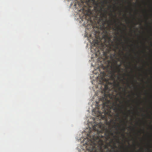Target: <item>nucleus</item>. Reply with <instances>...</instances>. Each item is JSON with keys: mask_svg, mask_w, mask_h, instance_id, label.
Returning <instances> with one entry per match:
<instances>
[{"mask_svg": "<svg viewBox=\"0 0 152 152\" xmlns=\"http://www.w3.org/2000/svg\"><path fill=\"white\" fill-rule=\"evenodd\" d=\"M114 23L115 24V28L113 29L117 31H118L119 30H121V28L118 25V24L116 23V20L115 19H114Z\"/></svg>", "mask_w": 152, "mask_h": 152, "instance_id": "2", "label": "nucleus"}, {"mask_svg": "<svg viewBox=\"0 0 152 152\" xmlns=\"http://www.w3.org/2000/svg\"><path fill=\"white\" fill-rule=\"evenodd\" d=\"M123 114H124V115H126V116H127V114L126 113H123Z\"/></svg>", "mask_w": 152, "mask_h": 152, "instance_id": "8", "label": "nucleus"}, {"mask_svg": "<svg viewBox=\"0 0 152 152\" xmlns=\"http://www.w3.org/2000/svg\"><path fill=\"white\" fill-rule=\"evenodd\" d=\"M123 25H124V26H125V25H124V24H123Z\"/></svg>", "mask_w": 152, "mask_h": 152, "instance_id": "20", "label": "nucleus"}, {"mask_svg": "<svg viewBox=\"0 0 152 152\" xmlns=\"http://www.w3.org/2000/svg\"><path fill=\"white\" fill-rule=\"evenodd\" d=\"M118 23H119L121 25H122V24L120 22V21H119Z\"/></svg>", "mask_w": 152, "mask_h": 152, "instance_id": "9", "label": "nucleus"}, {"mask_svg": "<svg viewBox=\"0 0 152 152\" xmlns=\"http://www.w3.org/2000/svg\"><path fill=\"white\" fill-rule=\"evenodd\" d=\"M107 1H103L102 2V3L104 4L105 3H106Z\"/></svg>", "mask_w": 152, "mask_h": 152, "instance_id": "5", "label": "nucleus"}, {"mask_svg": "<svg viewBox=\"0 0 152 152\" xmlns=\"http://www.w3.org/2000/svg\"><path fill=\"white\" fill-rule=\"evenodd\" d=\"M122 54H123V52H122Z\"/></svg>", "mask_w": 152, "mask_h": 152, "instance_id": "18", "label": "nucleus"}, {"mask_svg": "<svg viewBox=\"0 0 152 152\" xmlns=\"http://www.w3.org/2000/svg\"><path fill=\"white\" fill-rule=\"evenodd\" d=\"M116 72V70L115 69H114L113 70H111L109 72V78H106L107 75L106 73L104 72H100L101 75V80L102 81H104L105 82L106 84H111V83H110L109 82V79L114 80L115 78V73Z\"/></svg>", "mask_w": 152, "mask_h": 152, "instance_id": "1", "label": "nucleus"}, {"mask_svg": "<svg viewBox=\"0 0 152 152\" xmlns=\"http://www.w3.org/2000/svg\"><path fill=\"white\" fill-rule=\"evenodd\" d=\"M117 39L118 40V38H117Z\"/></svg>", "mask_w": 152, "mask_h": 152, "instance_id": "19", "label": "nucleus"}, {"mask_svg": "<svg viewBox=\"0 0 152 152\" xmlns=\"http://www.w3.org/2000/svg\"><path fill=\"white\" fill-rule=\"evenodd\" d=\"M128 111H129V112H130V110H128Z\"/></svg>", "mask_w": 152, "mask_h": 152, "instance_id": "17", "label": "nucleus"}, {"mask_svg": "<svg viewBox=\"0 0 152 152\" xmlns=\"http://www.w3.org/2000/svg\"><path fill=\"white\" fill-rule=\"evenodd\" d=\"M125 128H124V129H122V130L123 131H125Z\"/></svg>", "mask_w": 152, "mask_h": 152, "instance_id": "10", "label": "nucleus"}, {"mask_svg": "<svg viewBox=\"0 0 152 152\" xmlns=\"http://www.w3.org/2000/svg\"><path fill=\"white\" fill-rule=\"evenodd\" d=\"M134 81L135 82H136V80H134Z\"/></svg>", "mask_w": 152, "mask_h": 152, "instance_id": "16", "label": "nucleus"}, {"mask_svg": "<svg viewBox=\"0 0 152 152\" xmlns=\"http://www.w3.org/2000/svg\"><path fill=\"white\" fill-rule=\"evenodd\" d=\"M116 86L117 87H118L119 88V90H120L122 88L121 87V86H120V85H119V83H118L117 84H116Z\"/></svg>", "mask_w": 152, "mask_h": 152, "instance_id": "4", "label": "nucleus"}, {"mask_svg": "<svg viewBox=\"0 0 152 152\" xmlns=\"http://www.w3.org/2000/svg\"><path fill=\"white\" fill-rule=\"evenodd\" d=\"M129 128L130 129H132V130H134V129L133 128H132L131 127H129Z\"/></svg>", "mask_w": 152, "mask_h": 152, "instance_id": "7", "label": "nucleus"}, {"mask_svg": "<svg viewBox=\"0 0 152 152\" xmlns=\"http://www.w3.org/2000/svg\"><path fill=\"white\" fill-rule=\"evenodd\" d=\"M122 135L123 136H124V134H122Z\"/></svg>", "mask_w": 152, "mask_h": 152, "instance_id": "14", "label": "nucleus"}, {"mask_svg": "<svg viewBox=\"0 0 152 152\" xmlns=\"http://www.w3.org/2000/svg\"><path fill=\"white\" fill-rule=\"evenodd\" d=\"M104 89H105V91H109L110 90V88H109L108 86L107 85H104Z\"/></svg>", "mask_w": 152, "mask_h": 152, "instance_id": "3", "label": "nucleus"}, {"mask_svg": "<svg viewBox=\"0 0 152 152\" xmlns=\"http://www.w3.org/2000/svg\"><path fill=\"white\" fill-rule=\"evenodd\" d=\"M129 97H130V95H129Z\"/></svg>", "mask_w": 152, "mask_h": 152, "instance_id": "21", "label": "nucleus"}, {"mask_svg": "<svg viewBox=\"0 0 152 152\" xmlns=\"http://www.w3.org/2000/svg\"><path fill=\"white\" fill-rule=\"evenodd\" d=\"M124 75L125 76L126 75L125 74H124Z\"/></svg>", "mask_w": 152, "mask_h": 152, "instance_id": "15", "label": "nucleus"}, {"mask_svg": "<svg viewBox=\"0 0 152 152\" xmlns=\"http://www.w3.org/2000/svg\"><path fill=\"white\" fill-rule=\"evenodd\" d=\"M115 128H116L117 127V126H116V125H115Z\"/></svg>", "mask_w": 152, "mask_h": 152, "instance_id": "13", "label": "nucleus"}, {"mask_svg": "<svg viewBox=\"0 0 152 152\" xmlns=\"http://www.w3.org/2000/svg\"><path fill=\"white\" fill-rule=\"evenodd\" d=\"M126 88H124V91L125 92H126Z\"/></svg>", "mask_w": 152, "mask_h": 152, "instance_id": "6", "label": "nucleus"}, {"mask_svg": "<svg viewBox=\"0 0 152 152\" xmlns=\"http://www.w3.org/2000/svg\"><path fill=\"white\" fill-rule=\"evenodd\" d=\"M128 86L129 88H130V86H129V84H128Z\"/></svg>", "mask_w": 152, "mask_h": 152, "instance_id": "11", "label": "nucleus"}, {"mask_svg": "<svg viewBox=\"0 0 152 152\" xmlns=\"http://www.w3.org/2000/svg\"><path fill=\"white\" fill-rule=\"evenodd\" d=\"M89 135H91V133H90V134H89Z\"/></svg>", "mask_w": 152, "mask_h": 152, "instance_id": "12", "label": "nucleus"}]
</instances>
